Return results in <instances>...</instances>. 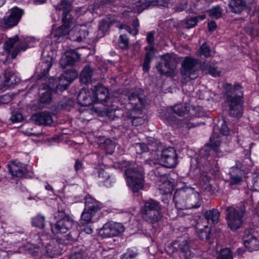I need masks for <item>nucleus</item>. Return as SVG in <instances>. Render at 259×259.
Wrapping results in <instances>:
<instances>
[{
    "label": "nucleus",
    "mask_w": 259,
    "mask_h": 259,
    "mask_svg": "<svg viewBox=\"0 0 259 259\" xmlns=\"http://www.w3.org/2000/svg\"><path fill=\"white\" fill-rule=\"evenodd\" d=\"M73 33L74 30H72V28L63 24L61 26L55 29L53 32L52 34L55 38L60 39L65 37L67 35H69V38H70Z\"/></svg>",
    "instance_id": "393cba45"
},
{
    "label": "nucleus",
    "mask_w": 259,
    "mask_h": 259,
    "mask_svg": "<svg viewBox=\"0 0 259 259\" xmlns=\"http://www.w3.org/2000/svg\"><path fill=\"white\" fill-rule=\"evenodd\" d=\"M74 105V101L71 98H65L59 101L58 108L62 109L69 110Z\"/></svg>",
    "instance_id": "58836bf2"
},
{
    "label": "nucleus",
    "mask_w": 259,
    "mask_h": 259,
    "mask_svg": "<svg viewBox=\"0 0 259 259\" xmlns=\"http://www.w3.org/2000/svg\"><path fill=\"white\" fill-rule=\"evenodd\" d=\"M73 224L72 219L57 221L55 224H51L52 232L54 234L66 233L72 228Z\"/></svg>",
    "instance_id": "4468645a"
},
{
    "label": "nucleus",
    "mask_w": 259,
    "mask_h": 259,
    "mask_svg": "<svg viewBox=\"0 0 259 259\" xmlns=\"http://www.w3.org/2000/svg\"><path fill=\"white\" fill-rule=\"evenodd\" d=\"M200 178L204 184L209 183L211 180L210 177L208 175L206 171H203L201 173Z\"/></svg>",
    "instance_id": "338daca9"
},
{
    "label": "nucleus",
    "mask_w": 259,
    "mask_h": 259,
    "mask_svg": "<svg viewBox=\"0 0 259 259\" xmlns=\"http://www.w3.org/2000/svg\"><path fill=\"white\" fill-rule=\"evenodd\" d=\"M173 186L174 185L166 179L163 180V182L161 186V188L164 189L165 193H168L173 190Z\"/></svg>",
    "instance_id": "5fc2aeb1"
},
{
    "label": "nucleus",
    "mask_w": 259,
    "mask_h": 259,
    "mask_svg": "<svg viewBox=\"0 0 259 259\" xmlns=\"http://www.w3.org/2000/svg\"><path fill=\"white\" fill-rule=\"evenodd\" d=\"M163 169L162 167H158L154 171V174L156 176L160 178L162 180L167 179V175L166 174H163L162 172V170Z\"/></svg>",
    "instance_id": "e2e57ef3"
},
{
    "label": "nucleus",
    "mask_w": 259,
    "mask_h": 259,
    "mask_svg": "<svg viewBox=\"0 0 259 259\" xmlns=\"http://www.w3.org/2000/svg\"><path fill=\"white\" fill-rule=\"evenodd\" d=\"M182 75L186 81L197 78V72L200 68V64L199 60L191 57H186L182 63Z\"/></svg>",
    "instance_id": "423d86ee"
},
{
    "label": "nucleus",
    "mask_w": 259,
    "mask_h": 259,
    "mask_svg": "<svg viewBox=\"0 0 259 259\" xmlns=\"http://www.w3.org/2000/svg\"><path fill=\"white\" fill-rule=\"evenodd\" d=\"M177 209H185L200 206L199 195L191 188H184L177 190L173 197Z\"/></svg>",
    "instance_id": "7ed1b4c3"
},
{
    "label": "nucleus",
    "mask_w": 259,
    "mask_h": 259,
    "mask_svg": "<svg viewBox=\"0 0 259 259\" xmlns=\"http://www.w3.org/2000/svg\"><path fill=\"white\" fill-rule=\"evenodd\" d=\"M144 97V91L141 89H135L130 92L128 95V99L132 109L142 110L146 102Z\"/></svg>",
    "instance_id": "9d476101"
},
{
    "label": "nucleus",
    "mask_w": 259,
    "mask_h": 259,
    "mask_svg": "<svg viewBox=\"0 0 259 259\" xmlns=\"http://www.w3.org/2000/svg\"><path fill=\"white\" fill-rule=\"evenodd\" d=\"M31 120L37 125H50L53 122L52 115L46 112H40L33 114Z\"/></svg>",
    "instance_id": "aec40b11"
},
{
    "label": "nucleus",
    "mask_w": 259,
    "mask_h": 259,
    "mask_svg": "<svg viewBox=\"0 0 259 259\" xmlns=\"http://www.w3.org/2000/svg\"><path fill=\"white\" fill-rule=\"evenodd\" d=\"M173 112L176 115L183 116L187 114L189 110L190 107L187 101L185 103L177 104L172 107Z\"/></svg>",
    "instance_id": "2f4dec72"
},
{
    "label": "nucleus",
    "mask_w": 259,
    "mask_h": 259,
    "mask_svg": "<svg viewBox=\"0 0 259 259\" xmlns=\"http://www.w3.org/2000/svg\"><path fill=\"white\" fill-rule=\"evenodd\" d=\"M124 230V227L120 224L109 223L105 224L99 233L104 237H111L118 235Z\"/></svg>",
    "instance_id": "ddd939ff"
},
{
    "label": "nucleus",
    "mask_w": 259,
    "mask_h": 259,
    "mask_svg": "<svg viewBox=\"0 0 259 259\" xmlns=\"http://www.w3.org/2000/svg\"><path fill=\"white\" fill-rule=\"evenodd\" d=\"M226 91V102L229 106L230 115L238 117L242 113L243 95L242 88L239 84H235L233 87L231 84H227L225 86Z\"/></svg>",
    "instance_id": "f03ea898"
},
{
    "label": "nucleus",
    "mask_w": 259,
    "mask_h": 259,
    "mask_svg": "<svg viewBox=\"0 0 259 259\" xmlns=\"http://www.w3.org/2000/svg\"><path fill=\"white\" fill-rule=\"evenodd\" d=\"M159 161L166 167L172 168L178 163V154L174 148L169 147L161 151Z\"/></svg>",
    "instance_id": "1a4fd4ad"
},
{
    "label": "nucleus",
    "mask_w": 259,
    "mask_h": 259,
    "mask_svg": "<svg viewBox=\"0 0 259 259\" xmlns=\"http://www.w3.org/2000/svg\"><path fill=\"white\" fill-rule=\"evenodd\" d=\"M65 210V208L61 205L58 207L57 212L55 213V218L57 221L63 220L66 218L71 219L68 215L66 214Z\"/></svg>",
    "instance_id": "3c124183"
},
{
    "label": "nucleus",
    "mask_w": 259,
    "mask_h": 259,
    "mask_svg": "<svg viewBox=\"0 0 259 259\" xmlns=\"http://www.w3.org/2000/svg\"><path fill=\"white\" fill-rule=\"evenodd\" d=\"M250 201L253 205H258L259 204V191H254L251 193Z\"/></svg>",
    "instance_id": "13d9d810"
},
{
    "label": "nucleus",
    "mask_w": 259,
    "mask_h": 259,
    "mask_svg": "<svg viewBox=\"0 0 259 259\" xmlns=\"http://www.w3.org/2000/svg\"><path fill=\"white\" fill-rule=\"evenodd\" d=\"M220 213L217 209L213 208L211 210L206 211L204 217L208 223L217 224L219 221Z\"/></svg>",
    "instance_id": "7c9ffc66"
},
{
    "label": "nucleus",
    "mask_w": 259,
    "mask_h": 259,
    "mask_svg": "<svg viewBox=\"0 0 259 259\" xmlns=\"http://www.w3.org/2000/svg\"><path fill=\"white\" fill-rule=\"evenodd\" d=\"M157 209H161L159 202L153 199H150L145 202L141 213Z\"/></svg>",
    "instance_id": "473e14b6"
},
{
    "label": "nucleus",
    "mask_w": 259,
    "mask_h": 259,
    "mask_svg": "<svg viewBox=\"0 0 259 259\" xmlns=\"http://www.w3.org/2000/svg\"><path fill=\"white\" fill-rule=\"evenodd\" d=\"M106 115L111 120H119V123L124 127L128 126L130 124L137 126L147 122L141 110L132 109L125 112L121 109L110 107L107 109Z\"/></svg>",
    "instance_id": "f257e3e1"
},
{
    "label": "nucleus",
    "mask_w": 259,
    "mask_h": 259,
    "mask_svg": "<svg viewBox=\"0 0 259 259\" xmlns=\"http://www.w3.org/2000/svg\"><path fill=\"white\" fill-rule=\"evenodd\" d=\"M93 96L95 103H104L109 98L108 89L101 84L95 87Z\"/></svg>",
    "instance_id": "4be33fe9"
},
{
    "label": "nucleus",
    "mask_w": 259,
    "mask_h": 259,
    "mask_svg": "<svg viewBox=\"0 0 259 259\" xmlns=\"http://www.w3.org/2000/svg\"><path fill=\"white\" fill-rule=\"evenodd\" d=\"M45 220L44 216L38 214L32 218V225L34 227L43 229L45 226Z\"/></svg>",
    "instance_id": "a18cd8bd"
},
{
    "label": "nucleus",
    "mask_w": 259,
    "mask_h": 259,
    "mask_svg": "<svg viewBox=\"0 0 259 259\" xmlns=\"http://www.w3.org/2000/svg\"><path fill=\"white\" fill-rule=\"evenodd\" d=\"M94 74V69L89 65H85L80 75V81L83 84L92 83V78Z\"/></svg>",
    "instance_id": "bb28decb"
},
{
    "label": "nucleus",
    "mask_w": 259,
    "mask_h": 259,
    "mask_svg": "<svg viewBox=\"0 0 259 259\" xmlns=\"http://www.w3.org/2000/svg\"><path fill=\"white\" fill-rule=\"evenodd\" d=\"M242 240L245 247L250 252L259 250V240L249 232H245Z\"/></svg>",
    "instance_id": "6ab92c4d"
},
{
    "label": "nucleus",
    "mask_w": 259,
    "mask_h": 259,
    "mask_svg": "<svg viewBox=\"0 0 259 259\" xmlns=\"http://www.w3.org/2000/svg\"><path fill=\"white\" fill-rule=\"evenodd\" d=\"M133 148L137 154H140L148 151H157L158 150V146L155 142L152 144L148 143V145L144 143H136L133 145Z\"/></svg>",
    "instance_id": "b1692460"
},
{
    "label": "nucleus",
    "mask_w": 259,
    "mask_h": 259,
    "mask_svg": "<svg viewBox=\"0 0 259 259\" xmlns=\"http://www.w3.org/2000/svg\"><path fill=\"white\" fill-rule=\"evenodd\" d=\"M100 209L99 202L91 196L87 197L85 207L81 215L80 224L84 225L92 223L93 218Z\"/></svg>",
    "instance_id": "0eeeda50"
},
{
    "label": "nucleus",
    "mask_w": 259,
    "mask_h": 259,
    "mask_svg": "<svg viewBox=\"0 0 259 259\" xmlns=\"http://www.w3.org/2000/svg\"><path fill=\"white\" fill-rule=\"evenodd\" d=\"M52 60V59H50V61H46L42 62L41 66L42 68L40 75V77H44L49 72L50 69L52 67V63L51 62Z\"/></svg>",
    "instance_id": "603ef678"
},
{
    "label": "nucleus",
    "mask_w": 259,
    "mask_h": 259,
    "mask_svg": "<svg viewBox=\"0 0 259 259\" xmlns=\"http://www.w3.org/2000/svg\"><path fill=\"white\" fill-rule=\"evenodd\" d=\"M70 259H83L82 253L80 252H75L71 254Z\"/></svg>",
    "instance_id": "774afa93"
},
{
    "label": "nucleus",
    "mask_w": 259,
    "mask_h": 259,
    "mask_svg": "<svg viewBox=\"0 0 259 259\" xmlns=\"http://www.w3.org/2000/svg\"><path fill=\"white\" fill-rule=\"evenodd\" d=\"M176 65L175 58L169 54H165L161 56V60L156 65V68L160 74L171 76L176 68Z\"/></svg>",
    "instance_id": "6e6552de"
},
{
    "label": "nucleus",
    "mask_w": 259,
    "mask_h": 259,
    "mask_svg": "<svg viewBox=\"0 0 259 259\" xmlns=\"http://www.w3.org/2000/svg\"><path fill=\"white\" fill-rule=\"evenodd\" d=\"M214 133L219 131L220 133L224 136H227L230 133V130L228 127L226 121L224 119L218 121V123L214 126Z\"/></svg>",
    "instance_id": "72a5a7b5"
},
{
    "label": "nucleus",
    "mask_w": 259,
    "mask_h": 259,
    "mask_svg": "<svg viewBox=\"0 0 259 259\" xmlns=\"http://www.w3.org/2000/svg\"><path fill=\"white\" fill-rule=\"evenodd\" d=\"M128 167L125 171L127 183L133 192H137L143 189L144 178L141 168L135 165L131 166L128 162Z\"/></svg>",
    "instance_id": "39448f33"
},
{
    "label": "nucleus",
    "mask_w": 259,
    "mask_h": 259,
    "mask_svg": "<svg viewBox=\"0 0 259 259\" xmlns=\"http://www.w3.org/2000/svg\"><path fill=\"white\" fill-rule=\"evenodd\" d=\"M8 166L9 171L12 176L19 178H23L26 176L27 169L22 163L16 161H11Z\"/></svg>",
    "instance_id": "f3484780"
},
{
    "label": "nucleus",
    "mask_w": 259,
    "mask_h": 259,
    "mask_svg": "<svg viewBox=\"0 0 259 259\" xmlns=\"http://www.w3.org/2000/svg\"><path fill=\"white\" fill-rule=\"evenodd\" d=\"M214 54V52L210 50L208 45L206 43L203 44L197 52V56L200 57L204 56L205 58L212 56Z\"/></svg>",
    "instance_id": "f704fd0d"
},
{
    "label": "nucleus",
    "mask_w": 259,
    "mask_h": 259,
    "mask_svg": "<svg viewBox=\"0 0 259 259\" xmlns=\"http://www.w3.org/2000/svg\"><path fill=\"white\" fill-rule=\"evenodd\" d=\"M197 17H191L188 18L186 21V27L187 28H191L194 27L197 23Z\"/></svg>",
    "instance_id": "6e6d98bb"
},
{
    "label": "nucleus",
    "mask_w": 259,
    "mask_h": 259,
    "mask_svg": "<svg viewBox=\"0 0 259 259\" xmlns=\"http://www.w3.org/2000/svg\"><path fill=\"white\" fill-rule=\"evenodd\" d=\"M94 91L86 89H82L77 96L78 104L82 106H88L95 103L94 97Z\"/></svg>",
    "instance_id": "a211bd4d"
},
{
    "label": "nucleus",
    "mask_w": 259,
    "mask_h": 259,
    "mask_svg": "<svg viewBox=\"0 0 259 259\" xmlns=\"http://www.w3.org/2000/svg\"><path fill=\"white\" fill-rule=\"evenodd\" d=\"M4 80L0 83V91L3 92L12 88L19 81V78L11 71L5 70L3 73Z\"/></svg>",
    "instance_id": "2eb2a0df"
},
{
    "label": "nucleus",
    "mask_w": 259,
    "mask_h": 259,
    "mask_svg": "<svg viewBox=\"0 0 259 259\" xmlns=\"http://www.w3.org/2000/svg\"><path fill=\"white\" fill-rule=\"evenodd\" d=\"M161 209H157L142 212V217L145 221L151 224H155L160 221L161 218Z\"/></svg>",
    "instance_id": "5701e85b"
},
{
    "label": "nucleus",
    "mask_w": 259,
    "mask_h": 259,
    "mask_svg": "<svg viewBox=\"0 0 259 259\" xmlns=\"http://www.w3.org/2000/svg\"><path fill=\"white\" fill-rule=\"evenodd\" d=\"M219 139V136L218 134L217 135L214 133L213 135L210 137L209 144L210 147L215 152L219 151V147L221 145L220 140Z\"/></svg>",
    "instance_id": "ea45409f"
},
{
    "label": "nucleus",
    "mask_w": 259,
    "mask_h": 259,
    "mask_svg": "<svg viewBox=\"0 0 259 259\" xmlns=\"http://www.w3.org/2000/svg\"><path fill=\"white\" fill-rule=\"evenodd\" d=\"M71 11H63L62 14L63 24L72 28L73 25V18L70 14Z\"/></svg>",
    "instance_id": "37998d69"
},
{
    "label": "nucleus",
    "mask_w": 259,
    "mask_h": 259,
    "mask_svg": "<svg viewBox=\"0 0 259 259\" xmlns=\"http://www.w3.org/2000/svg\"><path fill=\"white\" fill-rule=\"evenodd\" d=\"M78 237V233L77 231L72 232L69 233L67 235V240L70 242L76 241Z\"/></svg>",
    "instance_id": "69168bd1"
},
{
    "label": "nucleus",
    "mask_w": 259,
    "mask_h": 259,
    "mask_svg": "<svg viewBox=\"0 0 259 259\" xmlns=\"http://www.w3.org/2000/svg\"><path fill=\"white\" fill-rule=\"evenodd\" d=\"M73 78L69 76L68 72L61 75L58 79L52 77L50 79L49 88L52 90L55 89L56 92H61L66 90Z\"/></svg>",
    "instance_id": "f8f14e48"
},
{
    "label": "nucleus",
    "mask_w": 259,
    "mask_h": 259,
    "mask_svg": "<svg viewBox=\"0 0 259 259\" xmlns=\"http://www.w3.org/2000/svg\"><path fill=\"white\" fill-rule=\"evenodd\" d=\"M51 88L48 85H44L39 90V101L42 103H49L51 100Z\"/></svg>",
    "instance_id": "c85d7f7f"
},
{
    "label": "nucleus",
    "mask_w": 259,
    "mask_h": 259,
    "mask_svg": "<svg viewBox=\"0 0 259 259\" xmlns=\"http://www.w3.org/2000/svg\"><path fill=\"white\" fill-rule=\"evenodd\" d=\"M154 53L152 51H148L144 59V61L143 63V70L145 72H148L150 68V64L151 61V59L154 57Z\"/></svg>",
    "instance_id": "a19ab883"
},
{
    "label": "nucleus",
    "mask_w": 259,
    "mask_h": 259,
    "mask_svg": "<svg viewBox=\"0 0 259 259\" xmlns=\"http://www.w3.org/2000/svg\"><path fill=\"white\" fill-rule=\"evenodd\" d=\"M165 2H160L159 0H138L136 7L138 11L142 12L150 6H165Z\"/></svg>",
    "instance_id": "cd10ccee"
},
{
    "label": "nucleus",
    "mask_w": 259,
    "mask_h": 259,
    "mask_svg": "<svg viewBox=\"0 0 259 259\" xmlns=\"http://www.w3.org/2000/svg\"><path fill=\"white\" fill-rule=\"evenodd\" d=\"M215 64L216 63L214 62H209L205 66L206 69L208 70L209 74L214 77L220 76L221 73L220 70H218Z\"/></svg>",
    "instance_id": "c03bdc74"
},
{
    "label": "nucleus",
    "mask_w": 259,
    "mask_h": 259,
    "mask_svg": "<svg viewBox=\"0 0 259 259\" xmlns=\"http://www.w3.org/2000/svg\"><path fill=\"white\" fill-rule=\"evenodd\" d=\"M23 11L22 9L14 7L10 10L8 14L3 19L2 25L6 28H10L16 25L20 21Z\"/></svg>",
    "instance_id": "9b49d317"
},
{
    "label": "nucleus",
    "mask_w": 259,
    "mask_h": 259,
    "mask_svg": "<svg viewBox=\"0 0 259 259\" xmlns=\"http://www.w3.org/2000/svg\"><path fill=\"white\" fill-rule=\"evenodd\" d=\"M94 176L102 182L107 180L110 178L108 172L102 168H97L94 171Z\"/></svg>",
    "instance_id": "de8ad7c7"
},
{
    "label": "nucleus",
    "mask_w": 259,
    "mask_h": 259,
    "mask_svg": "<svg viewBox=\"0 0 259 259\" xmlns=\"http://www.w3.org/2000/svg\"><path fill=\"white\" fill-rule=\"evenodd\" d=\"M223 12V10L220 6H216L210 9L208 13L210 17L218 19L222 17Z\"/></svg>",
    "instance_id": "79ce46f5"
},
{
    "label": "nucleus",
    "mask_w": 259,
    "mask_h": 259,
    "mask_svg": "<svg viewBox=\"0 0 259 259\" xmlns=\"http://www.w3.org/2000/svg\"><path fill=\"white\" fill-rule=\"evenodd\" d=\"M211 230L208 226H205L204 229H201L198 231V236L200 239L210 242Z\"/></svg>",
    "instance_id": "e433bc0d"
},
{
    "label": "nucleus",
    "mask_w": 259,
    "mask_h": 259,
    "mask_svg": "<svg viewBox=\"0 0 259 259\" xmlns=\"http://www.w3.org/2000/svg\"><path fill=\"white\" fill-rule=\"evenodd\" d=\"M80 55L74 50L67 51L65 55L60 61V65L65 67L66 66L73 65L80 59Z\"/></svg>",
    "instance_id": "412c9836"
},
{
    "label": "nucleus",
    "mask_w": 259,
    "mask_h": 259,
    "mask_svg": "<svg viewBox=\"0 0 259 259\" xmlns=\"http://www.w3.org/2000/svg\"><path fill=\"white\" fill-rule=\"evenodd\" d=\"M137 255V253L133 250H127V251L123 254L121 258V259H135Z\"/></svg>",
    "instance_id": "052dcab7"
},
{
    "label": "nucleus",
    "mask_w": 259,
    "mask_h": 259,
    "mask_svg": "<svg viewBox=\"0 0 259 259\" xmlns=\"http://www.w3.org/2000/svg\"><path fill=\"white\" fill-rule=\"evenodd\" d=\"M246 207L245 202H241L236 207L230 206L227 208L226 218L228 225L231 230L235 231L242 226Z\"/></svg>",
    "instance_id": "20e7f679"
},
{
    "label": "nucleus",
    "mask_w": 259,
    "mask_h": 259,
    "mask_svg": "<svg viewBox=\"0 0 259 259\" xmlns=\"http://www.w3.org/2000/svg\"><path fill=\"white\" fill-rule=\"evenodd\" d=\"M23 117L22 114L20 113L17 112L13 114L11 117V120L13 122H18L22 121Z\"/></svg>",
    "instance_id": "0e129e2a"
},
{
    "label": "nucleus",
    "mask_w": 259,
    "mask_h": 259,
    "mask_svg": "<svg viewBox=\"0 0 259 259\" xmlns=\"http://www.w3.org/2000/svg\"><path fill=\"white\" fill-rule=\"evenodd\" d=\"M118 46L122 50H127L129 47V39L125 34H121L118 39Z\"/></svg>",
    "instance_id": "8fccbe9b"
},
{
    "label": "nucleus",
    "mask_w": 259,
    "mask_h": 259,
    "mask_svg": "<svg viewBox=\"0 0 259 259\" xmlns=\"http://www.w3.org/2000/svg\"><path fill=\"white\" fill-rule=\"evenodd\" d=\"M167 248L173 252L177 251L179 249L182 255L186 259H189L193 256L186 240L183 241L180 244L178 241L172 242L169 246H167Z\"/></svg>",
    "instance_id": "dca6fc26"
},
{
    "label": "nucleus",
    "mask_w": 259,
    "mask_h": 259,
    "mask_svg": "<svg viewBox=\"0 0 259 259\" xmlns=\"http://www.w3.org/2000/svg\"><path fill=\"white\" fill-rule=\"evenodd\" d=\"M236 172L243 173V166L239 161H236L235 165L232 166L231 169V173H236Z\"/></svg>",
    "instance_id": "4d7b16f0"
},
{
    "label": "nucleus",
    "mask_w": 259,
    "mask_h": 259,
    "mask_svg": "<svg viewBox=\"0 0 259 259\" xmlns=\"http://www.w3.org/2000/svg\"><path fill=\"white\" fill-rule=\"evenodd\" d=\"M27 46L26 45H21L19 47H17L11 53L12 58L15 59L17 56L18 54L20 52V51H25L27 49Z\"/></svg>",
    "instance_id": "bf43d9fd"
},
{
    "label": "nucleus",
    "mask_w": 259,
    "mask_h": 259,
    "mask_svg": "<svg viewBox=\"0 0 259 259\" xmlns=\"http://www.w3.org/2000/svg\"><path fill=\"white\" fill-rule=\"evenodd\" d=\"M229 6L232 12L239 14L246 7V3L244 0H230Z\"/></svg>",
    "instance_id": "c756f323"
},
{
    "label": "nucleus",
    "mask_w": 259,
    "mask_h": 259,
    "mask_svg": "<svg viewBox=\"0 0 259 259\" xmlns=\"http://www.w3.org/2000/svg\"><path fill=\"white\" fill-rule=\"evenodd\" d=\"M217 259H233V253L229 248L222 249L219 252Z\"/></svg>",
    "instance_id": "49530a36"
},
{
    "label": "nucleus",
    "mask_w": 259,
    "mask_h": 259,
    "mask_svg": "<svg viewBox=\"0 0 259 259\" xmlns=\"http://www.w3.org/2000/svg\"><path fill=\"white\" fill-rule=\"evenodd\" d=\"M19 38L17 35H16L13 38H10L5 44L6 50L8 52H10L11 50L13 48L15 43L19 41Z\"/></svg>",
    "instance_id": "864d4df0"
},
{
    "label": "nucleus",
    "mask_w": 259,
    "mask_h": 259,
    "mask_svg": "<svg viewBox=\"0 0 259 259\" xmlns=\"http://www.w3.org/2000/svg\"><path fill=\"white\" fill-rule=\"evenodd\" d=\"M74 30V33L69 38L70 39L74 41H81L85 39L86 36L88 35V32L85 27L77 25L72 28Z\"/></svg>",
    "instance_id": "a878e982"
},
{
    "label": "nucleus",
    "mask_w": 259,
    "mask_h": 259,
    "mask_svg": "<svg viewBox=\"0 0 259 259\" xmlns=\"http://www.w3.org/2000/svg\"><path fill=\"white\" fill-rule=\"evenodd\" d=\"M237 174L235 173L231 174V179L230 180L229 184L230 185H239L242 182V176L243 173H240L236 172Z\"/></svg>",
    "instance_id": "09e8293b"
},
{
    "label": "nucleus",
    "mask_w": 259,
    "mask_h": 259,
    "mask_svg": "<svg viewBox=\"0 0 259 259\" xmlns=\"http://www.w3.org/2000/svg\"><path fill=\"white\" fill-rule=\"evenodd\" d=\"M72 0H61L59 4L56 6L57 10L59 11H72Z\"/></svg>",
    "instance_id": "4c0bfd02"
},
{
    "label": "nucleus",
    "mask_w": 259,
    "mask_h": 259,
    "mask_svg": "<svg viewBox=\"0 0 259 259\" xmlns=\"http://www.w3.org/2000/svg\"><path fill=\"white\" fill-rule=\"evenodd\" d=\"M114 23L113 21L110 19L102 20L99 25V31L103 35L109 29L110 27Z\"/></svg>",
    "instance_id": "c9c22d12"
},
{
    "label": "nucleus",
    "mask_w": 259,
    "mask_h": 259,
    "mask_svg": "<svg viewBox=\"0 0 259 259\" xmlns=\"http://www.w3.org/2000/svg\"><path fill=\"white\" fill-rule=\"evenodd\" d=\"M46 252L47 255L51 257H54L59 253V252L56 248L51 247V246L47 248Z\"/></svg>",
    "instance_id": "680f3d73"
}]
</instances>
